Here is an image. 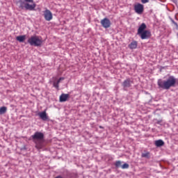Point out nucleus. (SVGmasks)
<instances>
[{
    "mask_svg": "<svg viewBox=\"0 0 178 178\" xmlns=\"http://www.w3.org/2000/svg\"><path fill=\"white\" fill-rule=\"evenodd\" d=\"M177 38H178V33H177Z\"/></svg>",
    "mask_w": 178,
    "mask_h": 178,
    "instance_id": "393cba45",
    "label": "nucleus"
},
{
    "mask_svg": "<svg viewBox=\"0 0 178 178\" xmlns=\"http://www.w3.org/2000/svg\"><path fill=\"white\" fill-rule=\"evenodd\" d=\"M8 108L3 106L0 108V115H3L7 112Z\"/></svg>",
    "mask_w": 178,
    "mask_h": 178,
    "instance_id": "dca6fc26",
    "label": "nucleus"
},
{
    "mask_svg": "<svg viewBox=\"0 0 178 178\" xmlns=\"http://www.w3.org/2000/svg\"><path fill=\"white\" fill-rule=\"evenodd\" d=\"M177 82V79L173 76H170L166 80L159 79L157 84L159 89L169 90L171 87H175Z\"/></svg>",
    "mask_w": 178,
    "mask_h": 178,
    "instance_id": "f257e3e1",
    "label": "nucleus"
},
{
    "mask_svg": "<svg viewBox=\"0 0 178 178\" xmlns=\"http://www.w3.org/2000/svg\"><path fill=\"white\" fill-rule=\"evenodd\" d=\"M27 42L31 46L40 47L43 43V40L42 37L33 35L28 40Z\"/></svg>",
    "mask_w": 178,
    "mask_h": 178,
    "instance_id": "20e7f679",
    "label": "nucleus"
},
{
    "mask_svg": "<svg viewBox=\"0 0 178 178\" xmlns=\"http://www.w3.org/2000/svg\"><path fill=\"white\" fill-rule=\"evenodd\" d=\"M26 35H19L16 38V40L19 42H24L26 40Z\"/></svg>",
    "mask_w": 178,
    "mask_h": 178,
    "instance_id": "f8f14e48",
    "label": "nucleus"
},
{
    "mask_svg": "<svg viewBox=\"0 0 178 178\" xmlns=\"http://www.w3.org/2000/svg\"><path fill=\"white\" fill-rule=\"evenodd\" d=\"M25 2H27V3H33L34 1L33 0H24Z\"/></svg>",
    "mask_w": 178,
    "mask_h": 178,
    "instance_id": "4be33fe9",
    "label": "nucleus"
},
{
    "mask_svg": "<svg viewBox=\"0 0 178 178\" xmlns=\"http://www.w3.org/2000/svg\"><path fill=\"white\" fill-rule=\"evenodd\" d=\"M44 19L47 22H50L53 19V14L52 13L48 10V9H46L44 12Z\"/></svg>",
    "mask_w": 178,
    "mask_h": 178,
    "instance_id": "39448f33",
    "label": "nucleus"
},
{
    "mask_svg": "<svg viewBox=\"0 0 178 178\" xmlns=\"http://www.w3.org/2000/svg\"><path fill=\"white\" fill-rule=\"evenodd\" d=\"M138 46V43L136 41H133L129 45V47L131 49H136Z\"/></svg>",
    "mask_w": 178,
    "mask_h": 178,
    "instance_id": "ddd939ff",
    "label": "nucleus"
},
{
    "mask_svg": "<svg viewBox=\"0 0 178 178\" xmlns=\"http://www.w3.org/2000/svg\"><path fill=\"white\" fill-rule=\"evenodd\" d=\"M147 26L143 23L138 29L137 34L140 37L142 40H146L151 37L152 34L149 31L145 30Z\"/></svg>",
    "mask_w": 178,
    "mask_h": 178,
    "instance_id": "7ed1b4c3",
    "label": "nucleus"
},
{
    "mask_svg": "<svg viewBox=\"0 0 178 178\" xmlns=\"http://www.w3.org/2000/svg\"><path fill=\"white\" fill-rule=\"evenodd\" d=\"M33 142L35 144V148L41 149L45 147L44 134L40 131H36L31 136Z\"/></svg>",
    "mask_w": 178,
    "mask_h": 178,
    "instance_id": "f03ea898",
    "label": "nucleus"
},
{
    "mask_svg": "<svg viewBox=\"0 0 178 178\" xmlns=\"http://www.w3.org/2000/svg\"><path fill=\"white\" fill-rule=\"evenodd\" d=\"M19 8L24 10V8H26V5L27 3H26L25 1H19Z\"/></svg>",
    "mask_w": 178,
    "mask_h": 178,
    "instance_id": "2eb2a0df",
    "label": "nucleus"
},
{
    "mask_svg": "<svg viewBox=\"0 0 178 178\" xmlns=\"http://www.w3.org/2000/svg\"><path fill=\"white\" fill-rule=\"evenodd\" d=\"M129 167V165L128 163H124L121 166L122 169H128Z\"/></svg>",
    "mask_w": 178,
    "mask_h": 178,
    "instance_id": "6ab92c4d",
    "label": "nucleus"
},
{
    "mask_svg": "<svg viewBox=\"0 0 178 178\" xmlns=\"http://www.w3.org/2000/svg\"><path fill=\"white\" fill-rule=\"evenodd\" d=\"M54 86L56 88H59L58 81H57V83H54Z\"/></svg>",
    "mask_w": 178,
    "mask_h": 178,
    "instance_id": "aec40b11",
    "label": "nucleus"
},
{
    "mask_svg": "<svg viewBox=\"0 0 178 178\" xmlns=\"http://www.w3.org/2000/svg\"><path fill=\"white\" fill-rule=\"evenodd\" d=\"M131 81L129 79H126L123 83H122V86L124 88H129L131 87Z\"/></svg>",
    "mask_w": 178,
    "mask_h": 178,
    "instance_id": "9b49d317",
    "label": "nucleus"
},
{
    "mask_svg": "<svg viewBox=\"0 0 178 178\" xmlns=\"http://www.w3.org/2000/svg\"><path fill=\"white\" fill-rule=\"evenodd\" d=\"M70 95L69 94H62L60 96V102H64L67 101V99L69 98Z\"/></svg>",
    "mask_w": 178,
    "mask_h": 178,
    "instance_id": "9d476101",
    "label": "nucleus"
},
{
    "mask_svg": "<svg viewBox=\"0 0 178 178\" xmlns=\"http://www.w3.org/2000/svg\"><path fill=\"white\" fill-rule=\"evenodd\" d=\"M164 145V142L162 140H158L155 141V145L156 147H161Z\"/></svg>",
    "mask_w": 178,
    "mask_h": 178,
    "instance_id": "4468645a",
    "label": "nucleus"
},
{
    "mask_svg": "<svg viewBox=\"0 0 178 178\" xmlns=\"http://www.w3.org/2000/svg\"><path fill=\"white\" fill-rule=\"evenodd\" d=\"M141 2H142L143 3H147L149 2V0H141Z\"/></svg>",
    "mask_w": 178,
    "mask_h": 178,
    "instance_id": "5701e85b",
    "label": "nucleus"
},
{
    "mask_svg": "<svg viewBox=\"0 0 178 178\" xmlns=\"http://www.w3.org/2000/svg\"><path fill=\"white\" fill-rule=\"evenodd\" d=\"M63 79H64L63 78H60V79L58 80V83H60V81H61L62 80H63Z\"/></svg>",
    "mask_w": 178,
    "mask_h": 178,
    "instance_id": "b1692460",
    "label": "nucleus"
},
{
    "mask_svg": "<svg viewBox=\"0 0 178 178\" xmlns=\"http://www.w3.org/2000/svg\"><path fill=\"white\" fill-rule=\"evenodd\" d=\"M115 165L117 168L122 167V162L120 161H118L115 162Z\"/></svg>",
    "mask_w": 178,
    "mask_h": 178,
    "instance_id": "a211bd4d",
    "label": "nucleus"
},
{
    "mask_svg": "<svg viewBox=\"0 0 178 178\" xmlns=\"http://www.w3.org/2000/svg\"><path fill=\"white\" fill-rule=\"evenodd\" d=\"M100 23L104 29H108L111 25V21L108 18L102 19Z\"/></svg>",
    "mask_w": 178,
    "mask_h": 178,
    "instance_id": "423d86ee",
    "label": "nucleus"
},
{
    "mask_svg": "<svg viewBox=\"0 0 178 178\" xmlns=\"http://www.w3.org/2000/svg\"><path fill=\"white\" fill-rule=\"evenodd\" d=\"M36 4L35 3H33L32 5H30L29 3H27L26 4L25 6V9L26 10H31V11H33V10H35V8H36Z\"/></svg>",
    "mask_w": 178,
    "mask_h": 178,
    "instance_id": "6e6552de",
    "label": "nucleus"
},
{
    "mask_svg": "<svg viewBox=\"0 0 178 178\" xmlns=\"http://www.w3.org/2000/svg\"><path fill=\"white\" fill-rule=\"evenodd\" d=\"M142 157H144V158H147L149 159V152H147L145 153H143L142 155H141Z\"/></svg>",
    "mask_w": 178,
    "mask_h": 178,
    "instance_id": "f3484780",
    "label": "nucleus"
},
{
    "mask_svg": "<svg viewBox=\"0 0 178 178\" xmlns=\"http://www.w3.org/2000/svg\"><path fill=\"white\" fill-rule=\"evenodd\" d=\"M134 10L137 14L141 15L143 13L144 7L143 5L138 3L134 6Z\"/></svg>",
    "mask_w": 178,
    "mask_h": 178,
    "instance_id": "0eeeda50",
    "label": "nucleus"
},
{
    "mask_svg": "<svg viewBox=\"0 0 178 178\" xmlns=\"http://www.w3.org/2000/svg\"><path fill=\"white\" fill-rule=\"evenodd\" d=\"M173 24L175 26L176 29H178V24L175 21H172Z\"/></svg>",
    "mask_w": 178,
    "mask_h": 178,
    "instance_id": "412c9836",
    "label": "nucleus"
},
{
    "mask_svg": "<svg viewBox=\"0 0 178 178\" xmlns=\"http://www.w3.org/2000/svg\"><path fill=\"white\" fill-rule=\"evenodd\" d=\"M38 115L42 120H47L49 118L46 111L38 113Z\"/></svg>",
    "mask_w": 178,
    "mask_h": 178,
    "instance_id": "1a4fd4ad",
    "label": "nucleus"
}]
</instances>
